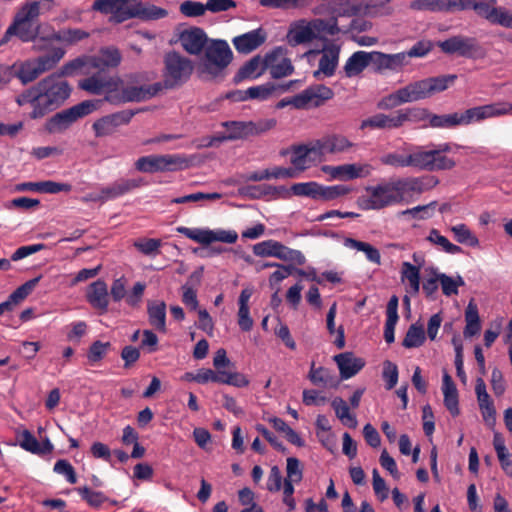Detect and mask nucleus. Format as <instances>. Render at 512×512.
Instances as JSON below:
<instances>
[{"instance_id":"56","label":"nucleus","mask_w":512,"mask_h":512,"mask_svg":"<svg viewBox=\"0 0 512 512\" xmlns=\"http://www.w3.org/2000/svg\"><path fill=\"white\" fill-rule=\"evenodd\" d=\"M438 279L441 284L442 292L446 296L457 295L458 288L465 284L461 276L453 278L441 273L438 274Z\"/></svg>"},{"instance_id":"12","label":"nucleus","mask_w":512,"mask_h":512,"mask_svg":"<svg viewBox=\"0 0 512 512\" xmlns=\"http://www.w3.org/2000/svg\"><path fill=\"white\" fill-rule=\"evenodd\" d=\"M187 166V160L178 154L148 155L135 162V168L143 173L176 171Z\"/></svg>"},{"instance_id":"19","label":"nucleus","mask_w":512,"mask_h":512,"mask_svg":"<svg viewBox=\"0 0 512 512\" xmlns=\"http://www.w3.org/2000/svg\"><path fill=\"white\" fill-rule=\"evenodd\" d=\"M471 10L492 24L512 29V11L504 7L491 6L488 2L473 0Z\"/></svg>"},{"instance_id":"42","label":"nucleus","mask_w":512,"mask_h":512,"mask_svg":"<svg viewBox=\"0 0 512 512\" xmlns=\"http://www.w3.org/2000/svg\"><path fill=\"white\" fill-rule=\"evenodd\" d=\"M290 162L293 165L295 169H297V173L300 174L301 172L307 170L312 165H314V162L310 158L306 147H304L303 144L301 145H293L291 147V158Z\"/></svg>"},{"instance_id":"34","label":"nucleus","mask_w":512,"mask_h":512,"mask_svg":"<svg viewBox=\"0 0 512 512\" xmlns=\"http://www.w3.org/2000/svg\"><path fill=\"white\" fill-rule=\"evenodd\" d=\"M372 65V52L356 51L346 61L343 69L349 78L359 75L369 65Z\"/></svg>"},{"instance_id":"40","label":"nucleus","mask_w":512,"mask_h":512,"mask_svg":"<svg viewBox=\"0 0 512 512\" xmlns=\"http://www.w3.org/2000/svg\"><path fill=\"white\" fill-rule=\"evenodd\" d=\"M266 69H264V58L255 56L246 62L238 71L235 79L241 81L243 79H256L261 76Z\"/></svg>"},{"instance_id":"30","label":"nucleus","mask_w":512,"mask_h":512,"mask_svg":"<svg viewBox=\"0 0 512 512\" xmlns=\"http://www.w3.org/2000/svg\"><path fill=\"white\" fill-rule=\"evenodd\" d=\"M142 185L141 179H119L106 187H102L104 202L120 197Z\"/></svg>"},{"instance_id":"49","label":"nucleus","mask_w":512,"mask_h":512,"mask_svg":"<svg viewBox=\"0 0 512 512\" xmlns=\"http://www.w3.org/2000/svg\"><path fill=\"white\" fill-rule=\"evenodd\" d=\"M177 232L202 245L211 244L212 230L180 226Z\"/></svg>"},{"instance_id":"58","label":"nucleus","mask_w":512,"mask_h":512,"mask_svg":"<svg viewBox=\"0 0 512 512\" xmlns=\"http://www.w3.org/2000/svg\"><path fill=\"white\" fill-rule=\"evenodd\" d=\"M303 145L306 147V150L314 164L322 162L325 155L328 154L323 137Z\"/></svg>"},{"instance_id":"57","label":"nucleus","mask_w":512,"mask_h":512,"mask_svg":"<svg viewBox=\"0 0 512 512\" xmlns=\"http://www.w3.org/2000/svg\"><path fill=\"white\" fill-rule=\"evenodd\" d=\"M303 479V467L296 457H288L286 460V478L285 481L299 483Z\"/></svg>"},{"instance_id":"11","label":"nucleus","mask_w":512,"mask_h":512,"mask_svg":"<svg viewBox=\"0 0 512 512\" xmlns=\"http://www.w3.org/2000/svg\"><path fill=\"white\" fill-rule=\"evenodd\" d=\"M222 126L226 129V134L221 139L236 140L263 134L276 126V120L271 118L257 121H227L223 122Z\"/></svg>"},{"instance_id":"52","label":"nucleus","mask_w":512,"mask_h":512,"mask_svg":"<svg viewBox=\"0 0 512 512\" xmlns=\"http://www.w3.org/2000/svg\"><path fill=\"white\" fill-rule=\"evenodd\" d=\"M425 341V332L422 325L412 324L405 335L403 346L405 348L420 347Z\"/></svg>"},{"instance_id":"48","label":"nucleus","mask_w":512,"mask_h":512,"mask_svg":"<svg viewBox=\"0 0 512 512\" xmlns=\"http://www.w3.org/2000/svg\"><path fill=\"white\" fill-rule=\"evenodd\" d=\"M350 192L351 188L346 185L323 186L318 184L317 200L331 201Z\"/></svg>"},{"instance_id":"5","label":"nucleus","mask_w":512,"mask_h":512,"mask_svg":"<svg viewBox=\"0 0 512 512\" xmlns=\"http://www.w3.org/2000/svg\"><path fill=\"white\" fill-rule=\"evenodd\" d=\"M65 53V50L61 47H52L46 54L14 63L12 67L15 77L23 85H27L35 81L43 73L54 69L65 56Z\"/></svg>"},{"instance_id":"16","label":"nucleus","mask_w":512,"mask_h":512,"mask_svg":"<svg viewBox=\"0 0 512 512\" xmlns=\"http://www.w3.org/2000/svg\"><path fill=\"white\" fill-rule=\"evenodd\" d=\"M127 287L128 279L125 276L114 279L110 287V297L114 302L125 300L128 306L132 308L139 307L146 289V284L136 282L130 291L127 290Z\"/></svg>"},{"instance_id":"51","label":"nucleus","mask_w":512,"mask_h":512,"mask_svg":"<svg viewBox=\"0 0 512 512\" xmlns=\"http://www.w3.org/2000/svg\"><path fill=\"white\" fill-rule=\"evenodd\" d=\"M401 126L406 122H422L428 120L430 122L431 113L425 108L413 107L399 110Z\"/></svg>"},{"instance_id":"17","label":"nucleus","mask_w":512,"mask_h":512,"mask_svg":"<svg viewBox=\"0 0 512 512\" xmlns=\"http://www.w3.org/2000/svg\"><path fill=\"white\" fill-rule=\"evenodd\" d=\"M264 69L269 72L271 78L281 79L294 73V66L288 57V51L284 47H276L264 56Z\"/></svg>"},{"instance_id":"4","label":"nucleus","mask_w":512,"mask_h":512,"mask_svg":"<svg viewBox=\"0 0 512 512\" xmlns=\"http://www.w3.org/2000/svg\"><path fill=\"white\" fill-rule=\"evenodd\" d=\"M424 191L420 178L407 177L384 180L376 185L367 186L358 200V206L363 210H380L404 200L406 194Z\"/></svg>"},{"instance_id":"18","label":"nucleus","mask_w":512,"mask_h":512,"mask_svg":"<svg viewBox=\"0 0 512 512\" xmlns=\"http://www.w3.org/2000/svg\"><path fill=\"white\" fill-rule=\"evenodd\" d=\"M409 167L420 171H440V159H437V153L434 152V144L416 145L408 149Z\"/></svg>"},{"instance_id":"22","label":"nucleus","mask_w":512,"mask_h":512,"mask_svg":"<svg viewBox=\"0 0 512 512\" xmlns=\"http://www.w3.org/2000/svg\"><path fill=\"white\" fill-rule=\"evenodd\" d=\"M321 22L319 21H300L291 26L287 33V42L291 46L309 43L317 38V30Z\"/></svg>"},{"instance_id":"53","label":"nucleus","mask_w":512,"mask_h":512,"mask_svg":"<svg viewBox=\"0 0 512 512\" xmlns=\"http://www.w3.org/2000/svg\"><path fill=\"white\" fill-rule=\"evenodd\" d=\"M437 206L436 201H432L426 205H419L413 208L403 210L399 213L400 216H411L414 219L425 220L433 217Z\"/></svg>"},{"instance_id":"7","label":"nucleus","mask_w":512,"mask_h":512,"mask_svg":"<svg viewBox=\"0 0 512 512\" xmlns=\"http://www.w3.org/2000/svg\"><path fill=\"white\" fill-rule=\"evenodd\" d=\"M194 69L192 61L179 54L169 52L164 57V84L172 88L186 82Z\"/></svg>"},{"instance_id":"38","label":"nucleus","mask_w":512,"mask_h":512,"mask_svg":"<svg viewBox=\"0 0 512 512\" xmlns=\"http://www.w3.org/2000/svg\"><path fill=\"white\" fill-rule=\"evenodd\" d=\"M457 75L448 74L423 79L428 98L435 93L443 92L454 84Z\"/></svg>"},{"instance_id":"35","label":"nucleus","mask_w":512,"mask_h":512,"mask_svg":"<svg viewBox=\"0 0 512 512\" xmlns=\"http://www.w3.org/2000/svg\"><path fill=\"white\" fill-rule=\"evenodd\" d=\"M442 391L444 395V404L452 416L459 415L458 406V391L457 388L448 373L443 375Z\"/></svg>"},{"instance_id":"2","label":"nucleus","mask_w":512,"mask_h":512,"mask_svg":"<svg viewBox=\"0 0 512 512\" xmlns=\"http://www.w3.org/2000/svg\"><path fill=\"white\" fill-rule=\"evenodd\" d=\"M71 87L60 75L51 74L15 97L18 106L29 105L31 119L43 118L59 108L70 96Z\"/></svg>"},{"instance_id":"32","label":"nucleus","mask_w":512,"mask_h":512,"mask_svg":"<svg viewBox=\"0 0 512 512\" xmlns=\"http://www.w3.org/2000/svg\"><path fill=\"white\" fill-rule=\"evenodd\" d=\"M90 36L88 32L79 28H64L59 31L52 29L51 33L46 34V37H41L45 41H57L65 45H74L78 42L87 39Z\"/></svg>"},{"instance_id":"31","label":"nucleus","mask_w":512,"mask_h":512,"mask_svg":"<svg viewBox=\"0 0 512 512\" xmlns=\"http://www.w3.org/2000/svg\"><path fill=\"white\" fill-rule=\"evenodd\" d=\"M401 127L400 113L399 110L392 115H386L383 113L375 114L360 124V129H396Z\"/></svg>"},{"instance_id":"61","label":"nucleus","mask_w":512,"mask_h":512,"mask_svg":"<svg viewBox=\"0 0 512 512\" xmlns=\"http://www.w3.org/2000/svg\"><path fill=\"white\" fill-rule=\"evenodd\" d=\"M485 119L500 117L512 113V103L501 101L483 105Z\"/></svg>"},{"instance_id":"20","label":"nucleus","mask_w":512,"mask_h":512,"mask_svg":"<svg viewBox=\"0 0 512 512\" xmlns=\"http://www.w3.org/2000/svg\"><path fill=\"white\" fill-rule=\"evenodd\" d=\"M133 116L134 112L131 110L119 111L99 118L92 128L97 137L111 135L118 127L128 124Z\"/></svg>"},{"instance_id":"24","label":"nucleus","mask_w":512,"mask_h":512,"mask_svg":"<svg viewBox=\"0 0 512 512\" xmlns=\"http://www.w3.org/2000/svg\"><path fill=\"white\" fill-rule=\"evenodd\" d=\"M89 61L92 70L105 71L118 67L122 61V55L116 47H104L96 54L90 55Z\"/></svg>"},{"instance_id":"43","label":"nucleus","mask_w":512,"mask_h":512,"mask_svg":"<svg viewBox=\"0 0 512 512\" xmlns=\"http://www.w3.org/2000/svg\"><path fill=\"white\" fill-rule=\"evenodd\" d=\"M466 326L464 329V336L470 338L480 332V318L478 314L477 305L471 300L465 311Z\"/></svg>"},{"instance_id":"1","label":"nucleus","mask_w":512,"mask_h":512,"mask_svg":"<svg viewBox=\"0 0 512 512\" xmlns=\"http://www.w3.org/2000/svg\"><path fill=\"white\" fill-rule=\"evenodd\" d=\"M102 72L97 71L79 80L78 88L92 95L104 94V100L114 105L148 100L163 88L160 82L143 86L124 85L120 77L105 75Z\"/></svg>"},{"instance_id":"44","label":"nucleus","mask_w":512,"mask_h":512,"mask_svg":"<svg viewBox=\"0 0 512 512\" xmlns=\"http://www.w3.org/2000/svg\"><path fill=\"white\" fill-rule=\"evenodd\" d=\"M309 380L316 386L332 387L336 384L335 377L324 367H316L315 362L311 363L308 374Z\"/></svg>"},{"instance_id":"9","label":"nucleus","mask_w":512,"mask_h":512,"mask_svg":"<svg viewBox=\"0 0 512 512\" xmlns=\"http://www.w3.org/2000/svg\"><path fill=\"white\" fill-rule=\"evenodd\" d=\"M427 92L423 79L410 82L407 85L395 90L383 97L378 102L380 109H393L406 103L418 102L427 99Z\"/></svg>"},{"instance_id":"13","label":"nucleus","mask_w":512,"mask_h":512,"mask_svg":"<svg viewBox=\"0 0 512 512\" xmlns=\"http://www.w3.org/2000/svg\"><path fill=\"white\" fill-rule=\"evenodd\" d=\"M204 50L203 66L209 73L223 70L232 60V51L224 40H210Z\"/></svg>"},{"instance_id":"27","label":"nucleus","mask_w":512,"mask_h":512,"mask_svg":"<svg viewBox=\"0 0 512 512\" xmlns=\"http://www.w3.org/2000/svg\"><path fill=\"white\" fill-rule=\"evenodd\" d=\"M315 53L317 52L309 51L306 53V55ZM320 53L321 58L319 60V67L318 70L315 71L314 75L318 76L319 74H323L327 77H330L334 74L335 69L338 65L340 47L335 44L327 45L323 48V50Z\"/></svg>"},{"instance_id":"62","label":"nucleus","mask_w":512,"mask_h":512,"mask_svg":"<svg viewBox=\"0 0 512 512\" xmlns=\"http://www.w3.org/2000/svg\"><path fill=\"white\" fill-rule=\"evenodd\" d=\"M179 11L185 17H201L206 12V4L193 0H185L180 4Z\"/></svg>"},{"instance_id":"29","label":"nucleus","mask_w":512,"mask_h":512,"mask_svg":"<svg viewBox=\"0 0 512 512\" xmlns=\"http://www.w3.org/2000/svg\"><path fill=\"white\" fill-rule=\"evenodd\" d=\"M265 40L266 33L259 28L235 37L232 42L238 52L247 54L261 46Z\"/></svg>"},{"instance_id":"41","label":"nucleus","mask_w":512,"mask_h":512,"mask_svg":"<svg viewBox=\"0 0 512 512\" xmlns=\"http://www.w3.org/2000/svg\"><path fill=\"white\" fill-rule=\"evenodd\" d=\"M89 56H81L65 63L58 75L62 76H73L76 74H91L92 69L90 68Z\"/></svg>"},{"instance_id":"60","label":"nucleus","mask_w":512,"mask_h":512,"mask_svg":"<svg viewBox=\"0 0 512 512\" xmlns=\"http://www.w3.org/2000/svg\"><path fill=\"white\" fill-rule=\"evenodd\" d=\"M161 240L154 238H140L134 242V247L144 255L156 256L161 247Z\"/></svg>"},{"instance_id":"37","label":"nucleus","mask_w":512,"mask_h":512,"mask_svg":"<svg viewBox=\"0 0 512 512\" xmlns=\"http://www.w3.org/2000/svg\"><path fill=\"white\" fill-rule=\"evenodd\" d=\"M386 315H387V319H386V323H385L384 338L387 343H392V342H394V339H395V337H394L395 326L399 319L398 297L397 296L393 295L389 299L388 304H387V309H386Z\"/></svg>"},{"instance_id":"59","label":"nucleus","mask_w":512,"mask_h":512,"mask_svg":"<svg viewBox=\"0 0 512 512\" xmlns=\"http://www.w3.org/2000/svg\"><path fill=\"white\" fill-rule=\"evenodd\" d=\"M275 257L283 261L294 262L298 265H303L306 261L305 256L300 251L290 249L280 242H278Z\"/></svg>"},{"instance_id":"28","label":"nucleus","mask_w":512,"mask_h":512,"mask_svg":"<svg viewBox=\"0 0 512 512\" xmlns=\"http://www.w3.org/2000/svg\"><path fill=\"white\" fill-rule=\"evenodd\" d=\"M342 379L355 376L364 366V359L355 356L352 352H344L333 357Z\"/></svg>"},{"instance_id":"26","label":"nucleus","mask_w":512,"mask_h":512,"mask_svg":"<svg viewBox=\"0 0 512 512\" xmlns=\"http://www.w3.org/2000/svg\"><path fill=\"white\" fill-rule=\"evenodd\" d=\"M322 171L330 174L333 178L350 180L369 176L372 172V166L369 164L326 165L322 167Z\"/></svg>"},{"instance_id":"36","label":"nucleus","mask_w":512,"mask_h":512,"mask_svg":"<svg viewBox=\"0 0 512 512\" xmlns=\"http://www.w3.org/2000/svg\"><path fill=\"white\" fill-rule=\"evenodd\" d=\"M149 323L156 330L166 332V304L163 301H149L147 304Z\"/></svg>"},{"instance_id":"55","label":"nucleus","mask_w":512,"mask_h":512,"mask_svg":"<svg viewBox=\"0 0 512 512\" xmlns=\"http://www.w3.org/2000/svg\"><path fill=\"white\" fill-rule=\"evenodd\" d=\"M460 125H462L460 113L445 115L432 114L430 117V126L433 128H452Z\"/></svg>"},{"instance_id":"15","label":"nucleus","mask_w":512,"mask_h":512,"mask_svg":"<svg viewBox=\"0 0 512 512\" xmlns=\"http://www.w3.org/2000/svg\"><path fill=\"white\" fill-rule=\"evenodd\" d=\"M302 84L301 80H290L284 84L265 83L248 88L246 91H238L233 96L236 100L243 101L248 98L267 100L272 96L280 95L284 92L293 90Z\"/></svg>"},{"instance_id":"23","label":"nucleus","mask_w":512,"mask_h":512,"mask_svg":"<svg viewBox=\"0 0 512 512\" xmlns=\"http://www.w3.org/2000/svg\"><path fill=\"white\" fill-rule=\"evenodd\" d=\"M183 49L191 55H199L210 41L202 28L192 27L185 29L179 35Z\"/></svg>"},{"instance_id":"54","label":"nucleus","mask_w":512,"mask_h":512,"mask_svg":"<svg viewBox=\"0 0 512 512\" xmlns=\"http://www.w3.org/2000/svg\"><path fill=\"white\" fill-rule=\"evenodd\" d=\"M427 241L437 245L449 254H458L462 252L460 246L451 243L445 236H442L437 229H431L427 237Z\"/></svg>"},{"instance_id":"3","label":"nucleus","mask_w":512,"mask_h":512,"mask_svg":"<svg viewBox=\"0 0 512 512\" xmlns=\"http://www.w3.org/2000/svg\"><path fill=\"white\" fill-rule=\"evenodd\" d=\"M54 7L53 0H38L24 3L15 13L12 23L4 33L0 44H5L12 36L18 37L22 42H34V52L45 49L42 44L46 37L45 31L49 25L39 21L41 9L51 10Z\"/></svg>"},{"instance_id":"10","label":"nucleus","mask_w":512,"mask_h":512,"mask_svg":"<svg viewBox=\"0 0 512 512\" xmlns=\"http://www.w3.org/2000/svg\"><path fill=\"white\" fill-rule=\"evenodd\" d=\"M99 104V100H85L77 105L56 113L47 123L48 131L55 133L66 130L78 119L95 111Z\"/></svg>"},{"instance_id":"8","label":"nucleus","mask_w":512,"mask_h":512,"mask_svg":"<svg viewBox=\"0 0 512 512\" xmlns=\"http://www.w3.org/2000/svg\"><path fill=\"white\" fill-rule=\"evenodd\" d=\"M333 95L334 93L329 87L324 85H314L293 97L280 100L276 107L278 109H282L289 105L296 109L319 107L324 104L325 101L331 99Z\"/></svg>"},{"instance_id":"47","label":"nucleus","mask_w":512,"mask_h":512,"mask_svg":"<svg viewBox=\"0 0 512 512\" xmlns=\"http://www.w3.org/2000/svg\"><path fill=\"white\" fill-rule=\"evenodd\" d=\"M450 231L453 233L458 243L466 244L471 247H477L479 245V239L466 224L460 223L454 225L450 228Z\"/></svg>"},{"instance_id":"63","label":"nucleus","mask_w":512,"mask_h":512,"mask_svg":"<svg viewBox=\"0 0 512 512\" xmlns=\"http://www.w3.org/2000/svg\"><path fill=\"white\" fill-rule=\"evenodd\" d=\"M77 492L91 507L94 508L100 507L107 501V497L102 492L92 491L87 486L77 488Z\"/></svg>"},{"instance_id":"64","label":"nucleus","mask_w":512,"mask_h":512,"mask_svg":"<svg viewBox=\"0 0 512 512\" xmlns=\"http://www.w3.org/2000/svg\"><path fill=\"white\" fill-rule=\"evenodd\" d=\"M40 277L33 278L20 287H18L10 296V302H13L16 306L20 302H22L35 288L37 283L39 282Z\"/></svg>"},{"instance_id":"21","label":"nucleus","mask_w":512,"mask_h":512,"mask_svg":"<svg viewBox=\"0 0 512 512\" xmlns=\"http://www.w3.org/2000/svg\"><path fill=\"white\" fill-rule=\"evenodd\" d=\"M372 66L377 73L386 71L399 72L407 66V56L402 52L386 54L379 51H372Z\"/></svg>"},{"instance_id":"14","label":"nucleus","mask_w":512,"mask_h":512,"mask_svg":"<svg viewBox=\"0 0 512 512\" xmlns=\"http://www.w3.org/2000/svg\"><path fill=\"white\" fill-rule=\"evenodd\" d=\"M438 47L446 54H458L466 58H479L484 54L482 47L475 38L462 35L440 41Z\"/></svg>"},{"instance_id":"50","label":"nucleus","mask_w":512,"mask_h":512,"mask_svg":"<svg viewBox=\"0 0 512 512\" xmlns=\"http://www.w3.org/2000/svg\"><path fill=\"white\" fill-rule=\"evenodd\" d=\"M332 407L334 408L337 417L344 425L350 428H355L357 426L355 416L350 413L347 403L342 398H335L332 402Z\"/></svg>"},{"instance_id":"33","label":"nucleus","mask_w":512,"mask_h":512,"mask_svg":"<svg viewBox=\"0 0 512 512\" xmlns=\"http://www.w3.org/2000/svg\"><path fill=\"white\" fill-rule=\"evenodd\" d=\"M239 193L253 199L265 196L286 198L289 195V191L285 187H274L268 184L246 186L239 189Z\"/></svg>"},{"instance_id":"39","label":"nucleus","mask_w":512,"mask_h":512,"mask_svg":"<svg viewBox=\"0 0 512 512\" xmlns=\"http://www.w3.org/2000/svg\"><path fill=\"white\" fill-rule=\"evenodd\" d=\"M323 138L328 154L347 153L356 147L355 143L351 142L347 137L340 134L327 135Z\"/></svg>"},{"instance_id":"45","label":"nucleus","mask_w":512,"mask_h":512,"mask_svg":"<svg viewBox=\"0 0 512 512\" xmlns=\"http://www.w3.org/2000/svg\"><path fill=\"white\" fill-rule=\"evenodd\" d=\"M344 245L348 248L355 249L357 251H361L365 253L366 258L375 264H380L381 255L378 249L373 247L371 244L367 242H362L353 238H346L344 241Z\"/></svg>"},{"instance_id":"6","label":"nucleus","mask_w":512,"mask_h":512,"mask_svg":"<svg viewBox=\"0 0 512 512\" xmlns=\"http://www.w3.org/2000/svg\"><path fill=\"white\" fill-rule=\"evenodd\" d=\"M168 16V11L142 0H117L115 22L121 23L128 19L138 18L142 21H153Z\"/></svg>"},{"instance_id":"25","label":"nucleus","mask_w":512,"mask_h":512,"mask_svg":"<svg viewBox=\"0 0 512 512\" xmlns=\"http://www.w3.org/2000/svg\"><path fill=\"white\" fill-rule=\"evenodd\" d=\"M85 296L87 302L100 314L108 311L110 295L105 281L98 279L89 284Z\"/></svg>"},{"instance_id":"46","label":"nucleus","mask_w":512,"mask_h":512,"mask_svg":"<svg viewBox=\"0 0 512 512\" xmlns=\"http://www.w3.org/2000/svg\"><path fill=\"white\" fill-rule=\"evenodd\" d=\"M401 280L408 281L410 292L417 294L420 289V268L409 262H403L401 267Z\"/></svg>"}]
</instances>
